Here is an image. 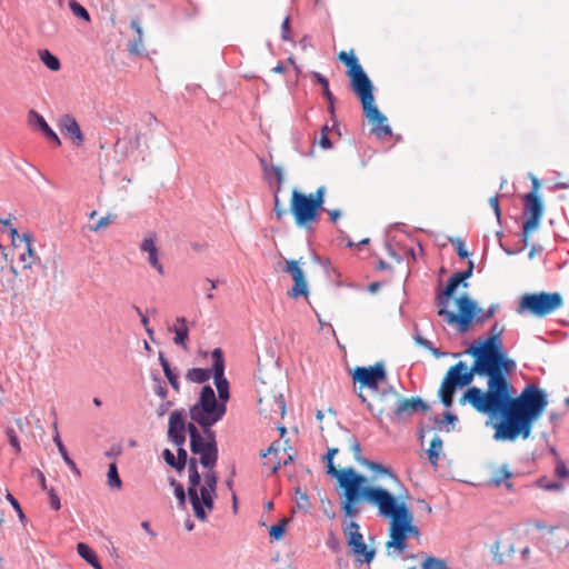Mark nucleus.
<instances>
[{
    "mask_svg": "<svg viewBox=\"0 0 569 569\" xmlns=\"http://www.w3.org/2000/svg\"><path fill=\"white\" fill-rule=\"evenodd\" d=\"M473 357L477 366L486 372L487 389L469 387L459 403L470 405L478 413L501 419L493 425L496 440L515 441L519 437L528 439L533 423L548 406L547 395L536 385H527L515 396L509 380L516 362L502 349L500 339L489 337L466 351Z\"/></svg>",
    "mask_w": 569,
    "mask_h": 569,
    "instance_id": "1",
    "label": "nucleus"
},
{
    "mask_svg": "<svg viewBox=\"0 0 569 569\" xmlns=\"http://www.w3.org/2000/svg\"><path fill=\"white\" fill-rule=\"evenodd\" d=\"M351 450L355 459L373 473L370 479L351 467L336 468L333 458L338 452L337 448H330L322 457L327 473L337 480V486L341 490L340 508L346 517L356 518L360 513V503L367 502L375 507L378 516L389 521L388 540L385 543L388 555L401 556L408 549V538L420 536V530L413 522V513L406 501L407 495H395L377 486L379 478L390 479L395 483H399V479L391 468L362 458L357 441H353Z\"/></svg>",
    "mask_w": 569,
    "mask_h": 569,
    "instance_id": "2",
    "label": "nucleus"
},
{
    "mask_svg": "<svg viewBox=\"0 0 569 569\" xmlns=\"http://www.w3.org/2000/svg\"><path fill=\"white\" fill-rule=\"evenodd\" d=\"M190 436V448L192 453L200 456V463L207 469L201 483V476L198 471L197 460L191 458L188 466L189 486L188 497L193 513L200 521H206L208 513L213 510L217 496L218 476L214 466L218 460V447L213 431L204 432L202 437L193 423L188 425Z\"/></svg>",
    "mask_w": 569,
    "mask_h": 569,
    "instance_id": "3",
    "label": "nucleus"
},
{
    "mask_svg": "<svg viewBox=\"0 0 569 569\" xmlns=\"http://www.w3.org/2000/svg\"><path fill=\"white\" fill-rule=\"evenodd\" d=\"M473 263L469 262L467 270L453 273L448 279L445 289L437 292L435 299L437 315L442 317L447 325L456 326L460 333L469 331L472 325H482L489 320L486 316V310L479 308L477 302L471 299L468 293H463L457 299V313L449 310L450 299L459 284H462L465 288L468 286L466 280L471 277Z\"/></svg>",
    "mask_w": 569,
    "mask_h": 569,
    "instance_id": "4",
    "label": "nucleus"
},
{
    "mask_svg": "<svg viewBox=\"0 0 569 569\" xmlns=\"http://www.w3.org/2000/svg\"><path fill=\"white\" fill-rule=\"evenodd\" d=\"M338 60L347 67V77L350 81V88L359 98L363 113L372 124V132L379 138L391 134V128L387 123V118L382 114L375 103L373 84L355 54V51H340Z\"/></svg>",
    "mask_w": 569,
    "mask_h": 569,
    "instance_id": "5",
    "label": "nucleus"
},
{
    "mask_svg": "<svg viewBox=\"0 0 569 569\" xmlns=\"http://www.w3.org/2000/svg\"><path fill=\"white\" fill-rule=\"evenodd\" d=\"M227 406L217 400L213 389L203 386L198 401L190 408V418L197 422L203 432L212 431L211 427L226 415Z\"/></svg>",
    "mask_w": 569,
    "mask_h": 569,
    "instance_id": "6",
    "label": "nucleus"
},
{
    "mask_svg": "<svg viewBox=\"0 0 569 569\" xmlns=\"http://www.w3.org/2000/svg\"><path fill=\"white\" fill-rule=\"evenodd\" d=\"M475 376L486 377V372L480 369L475 361L471 367H468L463 361H458L456 365L451 366L439 389L441 402L446 407H450L456 389L469 386L473 381Z\"/></svg>",
    "mask_w": 569,
    "mask_h": 569,
    "instance_id": "7",
    "label": "nucleus"
},
{
    "mask_svg": "<svg viewBox=\"0 0 569 569\" xmlns=\"http://www.w3.org/2000/svg\"><path fill=\"white\" fill-rule=\"evenodd\" d=\"M563 305L562 296L559 292H533L525 293L519 301L517 312L529 313L537 318H545L558 310Z\"/></svg>",
    "mask_w": 569,
    "mask_h": 569,
    "instance_id": "8",
    "label": "nucleus"
},
{
    "mask_svg": "<svg viewBox=\"0 0 569 569\" xmlns=\"http://www.w3.org/2000/svg\"><path fill=\"white\" fill-rule=\"evenodd\" d=\"M290 211L296 224L306 230L312 229V224L317 221L320 212L312 199L297 189L291 192Z\"/></svg>",
    "mask_w": 569,
    "mask_h": 569,
    "instance_id": "9",
    "label": "nucleus"
},
{
    "mask_svg": "<svg viewBox=\"0 0 569 569\" xmlns=\"http://www.w3.org/2000/svg\"><path fill=\"white\" fill-rule=\"evenodd\" d=\"M359 398L367 405V409L382 422L385 419L395 422L396 402L398 392L393 388H388L382 392H373L371 401H368L360 391Z\"/></svg>",
    "mask_w": 569,
    "mask_h": 569,
    "instance_id": "10",
    "label": "nucleus"
},
{
    "mask_svg": "<svg viewBox=\"0 0 569 569\" xmlns=\"http://www.w3.org/2000/svg\"><path fill=\"white\" fill-rule=\"evenodd\" d=\"M343 535L347 539V545L350 548L351 555L355 560L361 565L370 563L376 555L375 549L368 548L360 532V527L357 522L350 521L342 528Z\"/></svg>",
    "mask_w": 569,
    "mask_h": 569,
    "instance_id": "11",
    "label": "nucleus"
},
{
    "mask_svg": "<svg viewBox=\"0 0 569 569\" xmlns=\"http://www.w3.org/2000/svg\"><path fill=\"white\" fill-rule=\"evenodd\" d=\"M523 212L527 217L522 224V237L523 242L527 243L528 239L533 230H536L543 216L545 206L539 196L535 193H527L522 197Z\"/></svg>",
    "mask_w": 569,
    "mask_h": 569,
    "instance_id": "12",
    "label": "nucleus"
},
{
    "mask_svg": "<svg viewBox=\"0 0 569 569\" xmlns=\"http://www.w3.org/2000/svg\"><path fill=\"white\" fill-rule=\"evenodd\" d=\"M353 380L360 385V388L367 387L373 392L378 391V386L386 381V370L381 362L369 367H357L353 371Z\"/></svg>",
    "mask_w": 569,
    "mask_h": 569,
    "instance_id": "13",
    "label": "nucleus"
},
{
    "mask_svg": "<svg viewBox=\"0 0 569 569\" xmlns=\"http://www.w3.org/2000/svg\"><path fill=\"white\" fill-rule=\"evenodd\" d=\"M212 358V377L218 391L217 400L221 403H227L229 393V382L224 377V358L220 348H216L211 352Z\"/></svg>",
    "mask_w": 569,
    "mask_h": 569,
    "instance_id": "14",
    "label": "nucleus"
},
{
    "mask_svg": "<svg viewBox=\"0 0 569 569\" xmlns=\"http://www.w3.org/2000/svg\"><path fill=\"white\" fill-rule=\"evenodd\" d=\"M493 562L501 565L515 553V533L511 530L499 532L490 547Z\"/></svg>",
    "mask_w": 569,
    "mask_h": 569,
    "instance_id": "15",
    "label": "nucleus"
},
{
    "mask_svg": "<svg viewBox=\"0 0 569 569\" xmlns=\"http://www.w3.org/2000/svg\"><path fill=\"white\" fill-rule=\"evenodd\" d=\"M428 406L419 397L402 398L398 395L396 402L395 422H400L417 411H427Z\"/></svg>",
    "mask_w": 569,
    "mask_h": 569,
    "instance_id": "16",
    "label": "nucleus"
},
{
    "mask_svg": "<svg viewBox=\"0 0 569 569\" xmlns=\"http://www.w3.org/2000/svg\"><path fill=\"white\" fill-rule=\"evenodd\" d=\"M283 271L290 273L293 280L292 288L288 291V295L297 299L299 297L308 296V286L302 269L299 267L298 261L287 260Z\"/></svg>",
    "mask_w": 569,
    "mask_h": 569,
    "instance_id": "17",
    "label": "nucleus"
},
{
    "mask_svg": "<svg viewBox=\"0 0 569 569\" xmlns=\"http://www.w3.org/2000/svg\"><path fill=\"white\" fill-rule=\"evenodd\" d=\"M188 426L186 423L184 412L176 410L169 417L168 439L178 447L186 442V431Z\"/></svg>",
    "mask_w": 569,
    "mask_h": 569,
    "instance_id": "18",
    "label": "nucleus"
},
{
    "mask_svg": "<svg viewBox=\"0 0 569 569\" xmlns=\"http://www.w3.org/2000/svg\"><path fill=\"white\" fill-rule=\"evenodd\" d=\"M140 251L147 253L150 266L162 276L164 273V269L159 259V248L157 246V236L154 233H151L141 241Z\"/></svg>",
    "mask_w": 569,
    "mask_h": 569,
    "instance_id": "19",
    "label": "nucleus"
},
{
    "mask_svg": "<svg viewBox=\"0 0 569 569\" xmlns=\"http://www.w3.org/2000/svg\"><path fill=\"white\" fill-rule=\"evenodd\" d=\"M59 129L61 133L66 137H69L72 142L80 147L83 143V134L80 130V127L77 120L70 116L66 114L60 119Z\"/></svg>",
    "mask_w": 569,
    "mask_h": 569,
    "instance_id": "20",
    "label": "nucleus"
},
{
    "mask_svg": "<svg viewBox=\"0 0 569 569\" xmlns=\"http://www.w3.org/2000/svg\"><path fill=\"white\" fill-rule=\"evenodd\" d=\"M260 410L261 412L277 413L280 417H283L286 412V405L282 399V396H273L272 398H260L259 399Z\"/></svg>",
    "mask_w": 569,
    "mask_h": 569,
    "instance_id": "21",
    "label": "nucleus"
},
{
    "mask_svg": "<svg viewBox=\"0 0 569 569\" xmlns=\"http://www.w3.org/2000/svg\"><path fill=\"white\" fill-rule=\"evenodd\" d=\"M512 477V472L509 470L508 465H503L500 468L493 469L489 479V483L499 487L502 483L508 490L512 489V483L509 479Z\"/></svg>",
    "mask_w": 569,
    "mask_h": 569,
    "instance_id": "22",
    "label": "nucleus"
},
{
    "mask_svg": "<svg viewBox=\"0 0 569 569\" xmlns=\"http://www.w3.org/2000/svg\"><path fill=\"white\" fill-rule=\"evenodd\" d=\"M29 118L32 119L34 124H37L40 128V130L43 132V134L46 136V138L48 140L52 141L56 146H60L61 144V141H60L59 137L49 127V124L47 123V121L44 120V118L42 116H40L34 110H31L29 112Z\"/></svg>",
    "mask_w": 569,
    "mask_h": 569,
    "instance_id": "23",
    "label": "nucleus"
},
{
    "mask_svg": "<svg viewBox=\"0 0 569 569\" xmlns=\"http://www.w3.org/2000/svg\"><path fill=\"white\" fill-rule=\"evenodd\" d=\"M78 555L84 559L89 565H91L94 569H102L101 563L99 562L97 553L84 542H79L77 545Z\"/></svg>",
    "mask_w": 569,
    "mask_h": 569,
    "instance_id": "24",
    "label": "nucleus"
},
{
    "mask_svg": "<svg viewBox=\"0 0 569 569\" xmlns=\"http://www.w3.org/2000/svg\"><path fill=\"white\" fill-rule=\"evenodd\" d=\"M159 361H160L163 373H164L166 378L168 379L170 386L172 387V389L174 391L179 392L180 385H179L178 375L173 372V370L170 367V363L168 362V360L166 359V357L163 356L162 352H159Z\"/></svg>",
    "mask_w": 569,
    "mask_h": 569,
    "instance_id": "25",
    "label": "nucleus"
},
{
    "mask_svg": "<svg viewBox=\"0 0 569 569\" xmlns=\"http://www.w3.org/2000/svg\"><path fill=\"white\" fill-rule=\"evenodd\" d=\"M212 376L211 369H202V368H192L189 369L186 373L187 380L196 383H203L210 379Z\"/></svg>",
    "mask_w": 569,
    "mask_h": 569,
    "instance_id": "26",
    "label": "nucleus"
},
{
    "mask_svg": "<svg viewBox=\"0 0 569 569\" xmlns=\"http://www.w3.org/2000/svg\"><path fill=\"white\" fill-rule=\"evenodd\" d=\"M130 27L137 32V38L129 44L128 50L131 54H140L143 50L142 29L137 20H132Z\"/></svg>",
    "mask_w": 569,
    "mask_h": 569,
    "instance_id": "27",
    "label": "nucleus"
},
{
    "mask_svg": "<svg viewBox=\"0 0 569 569\" xmlns=\"http://www.w3.org/2000/svg\"><path fill=\"white\" fill-rule=\"evenodd\" d=\"M441 449H442V440H441V438L438 437V436L433 437L431 442H430L429 449L427 450L429 461L433 466H437V463H438Z\"/></svg>",
    "mask_w": 569,
    "mask_h": 569,
    "instance_id": "28",
    "label": "nucleus"
},
{
    "mask_svg": "<svg viewBox=\"0 0 569 569\" xmlns=\"http://www.w3.org/2000/svg\"><path fill=\"white\" fill-rule=\"evenodd\" d=\"M53 441L58 447V450L60 455L62 456L64 462L70 467L71 471L74 472L77 476H80V470L77 468L74 461L69 457L68 451L66 447L63 446L59 433L57 432L53 437Z\"/></svg>",
    "mask_w": 569,
    "mask_h": 569,
    "instance_id": "29",
    "label": "nucleus"
},
{
    "mask_svg": "<svg viewBox=\"0 0 569 569\" xmlns=\"http://www.w3.org/2000/svg\"><path fill=\"white\" fill-rule=\"evenodd\" d=\"M39 56H40L41 61L48 69H50L52 71L60 70L61 64H60L59 59L56 56H53L49 50L40 51Z\"/></svg>",
    "mask_w": 569,
    "mask_h": 569,
    "instance_id": "30",
    "label": "nucleus"
},
{
    "mask_svg": "<svg viewBox=\"0 0 569 569\" xmlns=\"http://www.w3.org/2000/svg\"><path fill=\"white\" fill-rule=\"evenodd\" d=\"M421 569H449L443 559L428 556L421 563Z\"/></svg>",
    "mask_w": 569,
    "mask_h": 569,
    "instance_id": "31",
    "label": "nucleus"
},
{
    "mask_svg": "<svg viewBox=\"0 0 569 569\" xmlns=\"http://www.w3.org/2000/svg\"><path fill=\"white\" fill-rule=\"evenodd\" d=\"M173 332H174L173 342L178 346H181L186 350L187 349L186 341L188 339V333H189L188 327L184 325L182 327H174Z\"/></svg>",
    "mask_w": 569,
    "mask_h": 569,
    "instance_id": "32",
    "label": "nucleus"
},
{
    "mask_svg": "<svg viewBox=\"0 0 569 569\" xmlns=\"http://www.w3.org/2000/svg\"><path fill=\"white\" fill-rule=\"evenodd\" d=\"M107 477H108L109 487L117 488V489H120L122 487V481L119 477L118 468H117L116 463H111L109 466Z\"/></svg>",
    "mask_w": 569,
    "mask_h": 569,
    "instance_id": "33",
    "label": "nucleus"
},
{
    "mask_svg": "<svg viewBox=\"0 0 569 569\" xmlns=\"http://www.w3.org/2000/svg\"><path fill=\"white\" fill-rule=\"evenodd\" d=\"M287 518H282L277 525H273L269 529L270 538L273 540H280L284 532H286V526L288 523Z\"/></svg>",
    "mask_w": 569,
    "mask_h": 569,
    "instance_id": "34",
    "label": "nucleus"
},
{
    "mask_svg": "<svg viewBox=\"0 0 569 569\" xmlns=\"http://www.w3.org/2000/svg\"><path fill=\"white\" fill-rule=\"evenodd\" d=\"M69 7H70V10L72 11V13L86 21H90V16H89V12L87 11V9L81 6L78 1L76 0H70L69 1Z\"/></svg>",
    "mask_w": 569,
    "mask_h": 569,
    "instance_id": "35",
    "label": "nucleus"
},
{
    "mask_svg": "<svg viewBox=\"0 0 569 569\" xmlns=\"http://www.w3.org/2000/svg\"><path fill=\"white\" fill-rule=\"evenodd\" d=\"M538 486L547 491H560L563 489V485L558 481H551L547 478H541L538 480Z\"/></svg>",
    "mask_w": 569,
    "mask_h": 569,
    "instance_id": "36",
    "label": "nucleus"
},
{
    "mask_svg": "<svg viewBox=\"0 0 569 569\" xmlns=\"http://www.w3.org/2000/svg\"><path fill=\"white\" fill-rule=\"evenodd\" d=\"M23 238L26 240L27 251L21 253L20 260L23 263L24 268H29V267H31V264L33 262V252H32V249L30 247L29 238L26 234L23 236Z\"/></svg>",
    "mask_w": 569,
    "mask_h": 569,
    "instance_id": "37",
    "label": "nucleus"
},
{
    "mask_svg": "<svg viewBox=\"0 0 569 569\" xmlns=\"http://www.w3.org/2000/svg\"><path fill=\"white\" fill-rule=\"evenodd\" d=\"M325 194H326V187L321 186L316 190L315 193H310L307 197H310L312 199V202L316 204V207L320 211L325 203Z\"/></svg>",
    "mask_w": 569,
    "mask_h": 569,
    "instance_id": "38",
    "label": "nucleus"
},
{
    "mask_svg": "<svg viewBox=\"0 0 569 569\" xmlns=\"http://www.w3.org/2000/svg\"><path fill=\"white\" fill-rule=\"evenodd\" d=\"M170 485L174 489V495H176L177 499L179 500L180 506H184L186 492H184L182 485L174 479L170 480Z\"/></svg>",
    "mask_w": 569,
    "mask_h": 569,
    "instance_id": "39",
    "label": "nucleus"
},
{
    "mask_svg": "<svg viewBox=\"0 0 569 569\" xmlns=\"http://www.w3.org/2000/svg\"><path fill=\"white\" fill-rule=\"evenodd\" d=\"M114 217H116L114 214H108L106 217L100 218L96 226L90 227V230L93 232H97L101 229L107 228L112 222Z\"/></svg>",
    "mask_w": 569,
    "mask_h": 569,
    "instance_id": "40",
    "label": "nucleus"
},
{
    "mask_svg": "<svg viewBox=\"0 0 569 569\" xmlns=\"http://www.w3.org/2000/svg\"><path fill=\"white\" fill-rule=\"evenodd\" d=\"M312 77L317 80V82L319 84H321L322 90H323V96L325 97H329L331 91L329 89V81H328V79L325 76H322L321 73H319V72H312Z\"/></svg>",
    "mask_w": 569,
    "mask_h": 569,
    "instance_id": "41",
    "label": "nucleus"
},
{
    "mask_svg": "<svg viewBox=\"0 0 569 569\" xmlns=\"http://www.w3.org/2000/svg\"><path fill=\"white\" fill-rule=\"evenodd\" d=\"M415 339H416V341H417V343H418V345H420V346H421V347H423L425 349L430 350V351L432 352V355H433V356L439 357V356L441 355V353L439 352V350H438V349L433 348L432 343H431L429 340H427V339L422 338V337H421V336H419V335H417V336L415 337Z\"/></svg>",
    "mask_w": 569,
    "mask_h": 569,
    "instance_id": "42",
    "label": "nucleus"
},
{
    "mask_svg": "<svg viewBox=\"0 0 569 569\" xmlns=\"http://www.w3.org/2000/svg\"><path fill=\"white\" fill-rule=\"evenodd\" d=\"M187 451L181 447L178 448V456L176 457L177 459V470L178 471H181L184 467H186V463H187Z\"/></svg>",
    "mask_w": 569,
    "mask_h": 569,
    "instance_id": "43",
    "label": "nucleus"
},
{
    "mask_svg": "<svg viewBox=\"0 0 569 569\" xmlns=\"http://www.w3.org/2000/svg\"><path fill=\"white\" fill-rule=\"evenodd\" d=\"M555 473L559 478H569V468L563 461H558L556 465Z\"/></svg>",
    "mask_w": 569,
    "mask_h": 569,
    "instance_id": "44",
    "label": "nucleus"
},
{
    "mask_svg": "<svg viewBox=\"0 0 569 569\" xmlns=\"http://www.w3.org/2000/svg\"><path fill=\"white\" fill-rule=\"evenodd\" d=\"M452 243L455 244V248H456V251H457V254L461 258V259H465L467 257H469V252L467 251L466 247H465V243L462 240L460 239H456L455 241H452Z\"/></svg>",
    "mask_w": 569,
    "mask_h": 569,
    "instance_id": "45",
    "label": "nucleus"
},
{
    "mask_svg": "<svg viewBox=\"0 0 569 569\" xmlns=\"http://www.w3.org/2000/svg\"><path fill=\"white\" fill-rule=\"evenodd\" d=\"M49 502L52 509L59 510L61 508L60 499L53 489L48 490Z\"/></svg>",
    "mask_w": 569,
    "mask_h": 569,
    "instance_id": "46",
    "label": "nucleus"
},
{
    "mask_svg": "<svg viewBox=\"0 0 569 569\" xmlns=\"http://www.w3.org/2000/svg\"><path fill=\"white\" fill-rule=\"evenodd\" d=\"M279 188H277L274 192V212L277 214V218L280 219L283 214L287 213L286 209L281 207L280 199H279Z\"/></svg>",
    "mask_w": 569,
    "mask_h": 569,
    "instance_id": "47",
    "label": "nucleus"
},
{
    "mask_svg": "<svg viewBox=\"0 0 569 569\" xmlns=\"http://www.w3.org/2000/svg\"><path fill=\"white\" fill-rule=\"evenodd\" d=\"M281 38L286 41H289L291 39L290 37V19L289 17H286L281 24Z\"/></svg>",
    "mask_w": 569,
    "mask_h": 569,
    "instance_id": "48",
    "label": "nucleus"
},
{
    "mask_svg": "<svg viewBox=\"0 0 569 569\" xmlns=\"http://www.w3.org/2000/svg\"><path fill=\"white\" fill-rule=\"evenodd\" d=\"M489 204L492 208V210L495 211L497 219L500 220L501 211H500V207H499L498 196L491 197L489 199Z\"/></svg>",
    "mask_w": 569,
    "mask_h": 569,
    "instance_id": "49",
    "label": "nucleus"
},
{
    "mask_svg": "<svg viewBox=\"0 0 569 569\" xmlns=\"http://www.w3.org/2000/svg\"><path fill=\"white\" fill-rule=\"evenodd\" d=\"M163 458L166 460V462L172 467V468H176L177 469V459L174 457V455L169 450V449H166L163 451Z\"/></svg>",
    "mask_w": 569,
    "mask_h": 569,
    "instance_id": "50",
    "label": "nucleus"
},
{
    "mask_svg": "<svg viewBox=\"0 0 569 569\" xmlns=\"http://www.w3.org/2000/svg\"><path fill=\"white\" fill-rule=\"evenodd\" d=\"M8 436H9V442L14 448L16 452H20V450H21L20 443H19L18 437L16 436L14 431L9 430Z\"/></svg>",
    "mask_w": 569,
    "mask_h": 569,
    "instance_id": "51",
    "label": "nucleus"
},
{
    "mask_svg": "<svg viewBox=\"0 0 569 569\" xmlns=\"http://www.w3.org/2000/svg\"><path fill=\"white\" fill-rule=\"evenodd\" d=\"M271 171L273 172L276 179H277V183H278V188L280 189L282 182H283V172H282V169L278 166H272L271 167Z\"/></svg>",
    "mask_w": 569,
    "mask_h": 569,
    "instance_id": "52",
    "label": "nucleus"
},
{
    "mask_svg": "<svg viewBox=\"0 0 569 569\" xmlns=\"http://www.w3.org/2000/svg\"><path fill=\"white\" fill-rule=\"evenodd\" d=\"M172 407V402L171 401H166V402H162L158 409H157V415L158 417H162L164 416L169 409Z\"/></svg>",
    "mask_w": 569,
    "mask_h": 569,
    "instance_id": "53",
    "label": "nucleus"
},
{
    "mask_svg": "<svg viewBox=\"0 0 569 569\" xmlns=\"http://www.w3.org/2000/svg\"><path fill=\"white\" fill-rule=\"evenodd\" d=\"M326 130H327V127L323 128L322 130V134H321V138H320V146L323 148V149H328L331 147V141L330 139L328 138L327 133H326Z\"/></svg>",
    "mask_w": 569,
    "mask_h": 569,
    "instance_id": "54",
    "label": "nucleus"
},
{
    "mask_svg": "<svg viewBox=\"0 0 569 569\" xmlns=\"http://www.w3.org/2000/svg\"><path fill=\"white\" fill-rule=\"evenodd\" d=\"M278 451H279V443L272 442L266 452L264 451L261 452V457L266 458L268 455H277Z\"/></svg>",
    "mask_w": 569,
    "mask_h": 569,
    "instance_id": "55",
    "label": "nucleus"
},
{
    "mask_svg": "<svg viewBox=\"0 0 569 569\" xmlns=\"http://www.w3.org/2000/svg\"><path fill=\"white\" fill-rule=\"evenodd\" d=\"M505 328L503 326H500L499 323H495L492 327H491V337H496L498 339H500V336L502 335Z\"/></svg>",
    "mask_w": 569,
    "mask_h": 569,
    "instance_id": "56",
    "label": "nucleus"
},
{
    "mask_svg": "<svg viewBox=\"0 0 569 569\" xmlns=\"http://www.w3.org/2000/svg\"><path fill=\"white\" fill-rule=\"evenodd\" d=\"M500 306L498 303H492L489 306V308L486 310V316L491 319L495 313L499 310Z\"/></svg>",
    "mask_w": 569,
    "mask_h": 569,
    "instance_id": "57",
    "label": "nucleus"
},
{
    "mask_svg": "<svg viewBox=\"0 0 569 569\" xmlns=\"http://www.w3.org/2000/svg\"><path fill=\"white\" fill-rule=\"evenodd\" d=\"M7 498L8 500L10 501V503L12 505V507L20 513V516H22V510L20 508V505L18 503V501L14 499V497L11 495V493H8L7 495Z\"/></svg>",
    "mask_w": 569,
    "mask_h": 569,
    "instance_id": "58",
    "label": "nucleus"
},
{
    "mask_svg": "<svg viewBox=\"0 0 569 569\" xmlns=\"http://www.w3.org/2000/svg\"><path fill=\"white\" fill-rule=\"evenodd\" d=\"M539 189H540V181L536 177H532V188L529 193H535V196H538Z\"/></svg>",
    "mask_w": 569,
    "mask_h": 569,
    "instance_id": "59",
    "label": "nucleus"
},
{
    "mask_svg": "<svg viewBox=\"0 0 569 569\" xmlns=\"http://www.w3.org/2000/svg\"><path fill=\"white\" fill-rule=\"evenodd\" d=\"M156 393L161 397L162 399H166L167 397V389L166 387L163 386H159L157 389H156Z\"/></svg>",
    "mask_w": 569,
    "mask_h": 569,
    "instance_id": "60",
    "label": "nucleus"
},
{
    "mask_svg": "<svg viewBox=\"0 0 569 569\" xmlns=\"http://www.w3.org/2000/svg\"><path fill=\"white\" fill-rule=\"evenodd\" d=\"M329 216L331 221L336 222L338 218L340 217V212L338 210H331L329 211Z\"/></svg>",
    "mask_w": 569,
    "mask_h": 569,
    "instance_id": "61",
    "label": "nucleus"
},
{
    "mask_svg": "<svg viewBox=\"0 0 569 569\" xmlns=\"http://www.w3.org/2000/svg\"><path fill=\"white\" fill-rule=\"evenodd\" d=\"M183 325H184V326H187V320H186V318H184V317H178V318L176 319V325H174V327H182Z\"/></svg>",
    "mask_w": 569,
    "mask_h": 569,
    "instance_id": "62",
    "label": "nucleus"
},
{
    "mask_svg": "<svg viewBox=\"0 0 569 569\" xmlns=\"http://www.w3.org/2000/svg\"><path fill=\"white\" fill-rule=\"evenodd\" d=\"M141 527L151 536H154V532L150 528V523L148 521H143Z\"/></svg>",
    "mask_w": 569,
    "mask_h": 569,
    "instance_id": "63",
    "label": "nucleus"
},
{
    "mask_svg": "<svg viewBox=\"0 0 569 569\" xmlns=\"http://www.w3.org/2000/svg\"><path fill=\"white\" fill-rule=\"evenodd\" d=\"M445 419H446V421L448 423H451V422H453L457 419V417L455 415L450 413V412H446L445 413Z\"/></svg>",
    "mask_w": 569,
    "mask_h": 569,
    "instance_id": "64",
    "label": "nucleus"
}]
</instances>
